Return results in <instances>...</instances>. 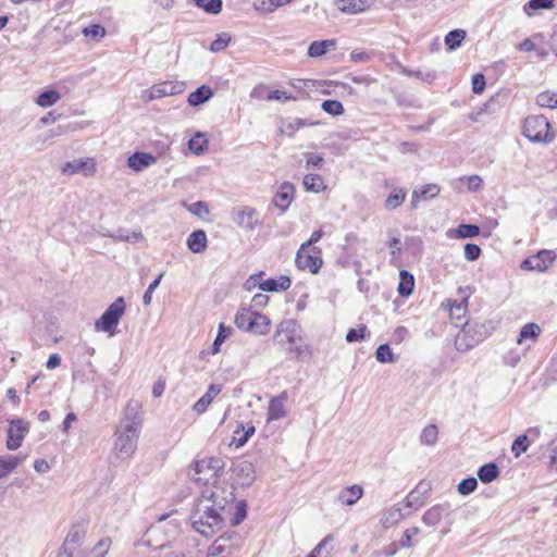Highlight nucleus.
<instances>
[{
	"mask_svg": "<svg viewBox=\"0 0 557 557\" xmlns=\"http://www.w3.org/2000/svg\"><path fill=\"white\" fill-rule=\"evenodd\" d=\"M202 492L190 512V523L194 530L206 537L212 536L223 524V512L233 499L232 492Z\"/></svg>",
	"mask_w": 557,
	"mask_h": 557,
	"instance_id": "f257e3e1",
	"label": "nucleus"
},
{
	"mask_svg": "<svg viewBox=\"0 0 557 557\" xmlns=\"http://www.w3.org/2000/svg\"><path fill=\"white\" fill-rule=\"evenodd\" d=\"M140 425V420L136 418H125L116 428L113 449L119 458L127 459L135 453Z\"/></svg>",
	"mask_w": 557,
	"mask_h": 557,
	"instance_id": "f03ea898",
	"label": "nucleus"
},
{
	"mask_svg": "<svg viewBox=\"0 0 557 557\" xmlns=\"http://www.w3.org/2000/svg\"><path fill=\"white\" fill-rule=\"evenodd\" d=\"M224 467L225 462L223 459L219 457H205L196 460L190 471V475L195 482L212 486L214 488L213 491H218L221 495H223L222 492L224 491L220 490L216 486V483L220 475L224 471Z\"/></svg>",
	"mask_w": 557,
	"mask_h": 557,
	"instance_id": "7ed1b4c3",
	"label": "nucleus"
},
{
	"mask_svg": "<svg viewBox=\"0 0 557 557\" xmlns=\"http://www.w3.org/2000/svg\"><path fill=\"white\" fill-rule=\"evenodd\" d=\"M523 135L533 143L549 144L555 135L550 131V124L544 115H530L523 123Z\"/></svg>",
	"mask_w": 557,
	"mask_h": 557,
	"instance_id": "20e7f679",
	"label": "nucleus"
},
{
	"mask_svg": "<svg viewBox=\"0 0 557 557\" xmlns=\"http://www.w3.org/2000/svg\"><path fill=\"white\" fill-rule=\"evenodd\" d=\"M125 312V301L123 297L116 298L102 313V315L96 320V331L108 333L110 336L115 335L116 327L122 315Z\"/></svg>",
	"mask_w": 557,
	"mask_h": 557,
	"instance_id": "39448f33",
	"label": "nucleus"
},
{
	"mask_svg": "<svg viewBox=\"0 0 557 557\" xmlns=\"http://www.w3.org/2000/svg\"><path fill=\"white\" fill-rule=\"evenodd\" d=\"M295 263L298 269L309 270L312 274H317L323 264L322 251L318 247L301 244L296 253Z\"/></svg>",
	"mask_w": 557,
	"mask_h": 557,
	"instance_id": "423d86ee",
	"label": "nucleus"
},
{
	"mask_svg": "<svg viewBox=\"0 0 557 557\" xmlns=\"http://www.w3.org/2000/svg\"><path fill=\"white\" fill-rule=\"evenodd\" d=\"M273 339L282 346L288 345L290 351L298 352L297 339H298V325L293 319H285L281 321L275 330Z\"/></svg>",
	"mask_w": 557,
	"mask_h": 557,
	"instance_id": "0eeeda50",
	"label": "nucleus"
},
{
	"mask_svg": "<svg viewBox=\"0 0 557 557\" xmlns=\"http://www.w3.org/2000/svg\"><path fill=\"white\" fill-rule=\"evenodd\" d=\"M185 83L183 82H162L145 90L141 95V99L149 102L166 96L178 95L185 90Z\"/></svg>",
	"mask_w": 557,
	"mask_h": 557,
	"instance_id": "6e6552de",
	"label": "nucleus"
},
{
	"mask_svg": "<svg viewBox=\"0 0 557 557\" xmlns=\"http://www.w3.org/2000/svg\"><path fill=\"white\" fill-rule=\"evenodd\" d=\"M556 252L554 250L543 249L536 255L531 256L522 261L521 269L527 271H547L556 261Z\"/></svg>",
	"mask_w": 557,
	"mask_h": 557,
	"instance_id": "1a4fd4ad",
	"label": "nucleus"
},
{
	"mask_svg": "<svg viewBox=\"0 0 557 557\" xmlns=\"http://www.w3.org/2000/svg\"><path fill=\"white\" fill-rule=\"evenodd\" d=\"M28 431L29 423L27 421L23 419L11 420L8 430L7 448L9 450L20 448Z\"/></svg>",
	"mask_w": 557,
	"mask_h": 557,
	"instance_id": "9d476101",
	"label": "nucleus"
},
{
	"mask_svg": "<svg viewBox=\"0 0 557 557\" xmlns=\"http://www.w3.org/2000/svg\"><path fill=\"white\" fill-rule=\"evenodd\" d=\"M62 174L72 176L74 174H82L85 177L92 176L96 173V162L91 158L76 159L66 162L62 169Z\"/></svg>",
	"mask_w": 557,
	"mask_h": 557,
	"instance_id": "9b49d317",
	"label": "nucleus"
},
{
	"mask_svg": "<svg viewBox=\"0 0 557 557\" xmlns=\"http://www.w3.org/2000/svg\"><path fill=\"white\" fill-rule=\"evenodd\" d=\"M232 216L239 227L248 231H252L259 223L257 210L248 206L235 208L232 212Z\"/></svg>",
	"mask_w": 557,
	"mask_h": 557,
	"instance_id": "f8f14e48",
	"label": "nucleus"
},
{
	"mask_svg": "<svg viewBox=\"0 0 557 557\" xmlns=\"http://www.w3.org/2000/svg\"><path fill=\"white\" fill-rule=\"evenodd\" d=\"M234 481L240 486H250L256 480L253 465L248 460L238 461L233 468Z\"/></svg>",
	"mask_w": 557,
	"mask_h": 557,
	"instance_id": "ddd939ff",
	"label": "nucleus"
},
{
	"mask_svg": "<svg viewBox=\"0 0 557 557\" xmlns=\"http://www.w3.org/2000/svg\"><path fill=\"white\" fill-rule=\"evenodd\" d=\"M84 536V528L74 525L66 535L58 557H74L76 554L75 546L81 544Z\"/></svg>",
	"mask_w": 557,
	"mask_h": 557,
	"instance_id": "4468645a",
	"label": "nucleus"
},
{
	"mask_svg": "<svg viewBox=\"0 0 557 557\" xmlns=\"http://www.w3.org/2000/svg\"><path fill=\"white\" fill-rule=\"evenodd\" d=\"M295 188L294 185L285 182L283 183L276 194L273 197V205L280 209L282 212H285L294 200Z\"/></svg>",
	"mask_w": 557,
	"mask_h": 557,
	"instance_id": "2eb2a0df",
	"label": "nucleus"
},
{
	"mask_svg": "<svg viewBox=\"0 0 557 557\" xmlns=\"http://www.w3.org/2000/svg\"><path fill=\"white\" fill-rule=\"evenodd\" d=\"M374 0H336L337 9L350 15H356L368 10Z\"/></svg>",
	"mask_w": 557,
	"mask_h": 557,
	"instance_id": "dca6fc26",
	"label": "nucleus"
},
{
	"mask_svg": "<svg viewBox=\"0 0 557 557\" xmlns=\"http://www.w3.org/2000/svg\"><path fill=\"white\" fill-rule=\"evenodd\" d=\"M233 537L230 534L219 536L208 550L218 557L231 556L235 547Z\"/></svg>",
	"mask_w": 557,
	"mask_h": 557,
	"instance_id": "f3484780",
	"label": "nucleus"
},
{
	"mask_svg": "<svg viewBox=\"0 0 557 557\" xmlns=\"http://www.w3.org/2000/svg\"><path fill=\"white\" fill-rule=\"evenodd\" d=\"M287 400L286 392H283L278 397L272 398L269 403L268 409V422L276 421L283 419L287 411L285 408V403Z\"/></svg>",
	"mask_w": 557,
	"mask_h": 557,
	"instance_id": "a211bd4d",
	"label": "nucleus"
},
{
	"mask_svg": "<svg viewBox=\"0 0 557 557\" xmlns=\"http://www.w3.org/2000/svg\"><path fill=\"white\" fill-rule=\"evenodd\" d=\"M156 163L157 158L148 152H135L127 159V165L135 172H141Z\"/></svg>",
	"mask_w": 557,
	"mask_h": 557,
	"instance_id": "6ab92c4d",
	"label": "nucleus"
},
{
	"mask_svg": "<svg viewBox=\"0 0 557 557\" xmlns=\"http://www.w3.org/2000/svg\"><path fill=\"white\" fill-rule=\"evenodd\" d=\"M363 487L359 484H352L344 487L337 495V500L346 506H354L363 496Z\"/></svg>",
	"mask_w": 557,
	"mask_h": 557,
	"instance_id": "aec40b11",
	"label": "nucleus"
},
{
	"mask_svg": "<svg viewBox=\"0 0 557 557\" xmlns=\"http://www.w3.org/2000/svg\"><path fill=\"white\" fill-rule=\"evenodd\" d=\"M270 327L271 320L267 315L256 311L251 319V323L247 329V332L253 333L256 335H267L270 331Z\"/></svg>",
	"mask_w": 557,
	"mask_h": 557,
	"instance_id": "412c9836",
	"label": "nucleus"
},
{
	"mask_svg": "<svg viewBox=\"0 0 557 557\" xmlns=\"http://www.w3.org/2000/svg\"><path fill=\"white\" fill-rule=\"evenodd\" d=\"M221 393V386L211 384L205 395H202L194 405V411L198 414L203 413L212 400Z\"/></svg>",
	"mask_w": 557,
	"mask_h": 557,
	"instance_id": "4be33fe9",
	"label": "nucleus"
},
{
	"mask_svg": "<svg viewBox=\"0 0 557 557\" xmlns=\"http://www.w3.org/2000/svg\"><path fill=\"white\" fill-rule=\"evenodd\" d=\"M292 285L288 276L282 275L278 278H268L259 284V288L263 292H284Z\"/></svg>",
	"mask_w": 557,
	"mask_h": 557,
	"instance_id": "5701e85b",
	"label": "nucleus"
},
{
	"mask_svg": "<svg viewBox=\"0 0 557 557\" xmlns=\"http://www.w3.org/2000/svg\"><path fill=\"white\" fill-rule=\"evenodd\" d=\"M541 334V327L536 323H527L520 330V333L517 337V344L522 346L530 343H535L537 337Z\"/></svg>",
	"mask_w": 557,
	"mask_h": 557,
	"instance_id": "b1692460",
	"label": "nucleus"
},
{
	"mask_svg": "<svg viewBox=\"0 0 557 557\" xmlns=\"http://www.w3.org/2000/svg\"><path fill=\"white\" fill-rule=\"evenodd\" d=\"M207 235L205 231L193 232L187 238V247L194 253H200L207 248Z\"/></svg>",
	"mask_w": 557,
	"mask_h": 557,
	"instance_id": "393cba45",
	"label": "nucleus"
},
{
	"mask_svg": "<svg viewBox=\"0 0 557 557\" xmlns=\"http://www.w3.org/2000/svg\"><path fill=\"white\" fill-rule=\"evenodd\" d=\"M25 460V456H12L3 455L0 456V479L7 476L9 473L14 471L16 467Z\"/></svg>",
	"mask_w": 557,
	"mask_h": 557,
	"instance_id": "a878e982",
	"label": "nucleus"
},
{
	"mask_svg": "<svg viewBox=\"0 0 557 557\" xmlns=\"http://www.w3.org/2000/svg\"><path fill=\"white\" fill-rule=\"evenodd\" d=\"M403 518L404 513L401 508L392 506L382 513L380 522L385 529H388L397 524Z\"/></svg>",
	"mask_w": 557,
	"mask_h": 557,
	"instance_id": "bb28decb",
	"label": "nucleus"
},
{
	"mask_svg": "<svg viewBox=\"0 0 557 557\" xmlns=\"http://www.w3.org/2000/svg\"><path fill=\"white\" fill-rule=\"evenodd\" d=\"M212 96V89L207 85H202L189 94L187 102L191 107H197L210 100Z\"/></svg>",
	"mask_w": 557,
	"mask_h": 557,
	"instance_id": "cd10ccee",
	"label": "nucleus"
},
{
	"mask_svg": "<svg viewBox=\"0 0 557 557\" xmlns=\"http://www.w3.org/2000/svg\"><path fill=\"white\" fill-rule=\"evenodd\" d=\"M336 41L334 39H326L320 41H313L308 49V55L311 58H318L324 55L330 49L335 48Z\"/></svg>",
	"mask_w": 557,
	"mask_h": 557,
	"instance_id": "c85d7f7f",
	"label": "nucleus"
},
{
	"mask_svg": "<svg viewBox=\"0 0 557 557\" xmlns=\"http://www.w3.org/2000/svg\"><path fill=\"white\" fill-rule=\"evenodd\" d=\"M111 540L101 539L89 553L77 552L74 557H104L110 548Z\"/></svg>",
	"mask_w": 557,
	"mask_h": 557,
	"instance_id": "c756f323",
	"label": "nucleus"
},
{
	"mask_svg": "<svg viewBox=\"0 0 557 557\" xmlns=\"http://www.w3.org/2000/svg\"><path fill=\"white\" fill-rule=\"evenodd\" d=\"M414 286L413 275L406 270H401L399 273L398 293L404 297H408L412 294Z\"/></svg>",
	"mask_w": 557,
	"mask_h": 557,
	"instance_id": "7c9ffc66",
	"label": "nucleus"
},
{
	"mask_svg": "<svg viewBox=\"0 0 557 557\" xmlns=\"http://www.w3.org/2000/svg\"><path fill=\"white\" fill-rule=\"evenodd\" d=\"M443 513L444 507L442 505L432 506L424 512L422 521L429 527H435L441 522Z\"/></svg>",
	"mask_w": 557,
	"mask_h": 557,
	"instance_id": "2f4dec72",
	"label": "nucleus"
},
{
	"mask_svg": "<svg viewBox=\"0 0 557 557\" xmlns=\"http://www.w3.org/2000/svg\"><path fill=\"white\" fill-rule=\"evenodd\" d=\"M499 475V470L496 463L490 462L482 466L478 470V476L483 483H491Z\"/></svg>",
	"mask_w": 557,
	"mask_h": 557,
	"instance_id": "473e14b6",
	"label": "nucleus"
},
{
	"mask_svg": "<svg viewBox=\"0 0 557 557\" xmlns=\"http://www.w3.org/2000/svg\"><path fill=\"white\" fill-rule=\"evenodd\" d=\"M304 187L307 191L320 193L324 190L326 186L319 174H308L304 178Z\"/></svg>",
	"mask_w": 557,
	"mask_h": 557,
	"instance_id": "72a5a7b5",
	"label": "nucleus"
},
{
	"mask_svg": "<svg viewBox=\"0 0 557 557\" xmlns=\"http://www.w3.org/2000/svg\"><path fill=\"white\" fill-rule=\"evenodd\" d=\"M255 426L248 425L247 428L242 426V430H236L232 440V445L236 448L243 447L248 440L255 434Z\"/></svg>",
	"mask_w": 557,
	"mask_h": 557,
	"instance_id": "f704fd0d",
	"label": "nucleus"
},
{
	"mask_svg": "<svg viewBox=\"0 0 557 557\" xmlns=\"http://www.w3.org/2000/svg\"><path fill=\"white\" fill-rule=\"evenodd\" d=\"M536 103L542 108H557V90H545L537 95Z\"/></svg>",
	"mask_w": 557,
	"mask_h": 557,
	"instance_id": "c9c22d12",
	"label": "nucleus"
},
{
	"mask_svg": "<svg viewBox=\"0 0 557 557\" xmlns=\"http://www.w3.org/2000/svg\"><path fill=\"white\" fill-rule=\"evenodd\" d=\"M256 311L247 308H243L237 311L235 315V324L239 330H243L247 332V329L249 327L251 323V319L253 317Z\"/></svg>",
	"mask_w": 557,
	"mask_h": 557,
	"instance_id": "e433bc0d",
	"label": "nucleus"
},
{
	"mask_svg": "<svg viewBox=\"0 0 557 557\" xmlns=\"http://www.w3.org/2000/svg\"><path fill=\"white\" fill-rule=\"evenodd\" d=\"M293 0H258L256 9L263 13H273L276 9L290 3Z\"/></svg>",
	"mask_w": 557,
	"mask_h": 557,
	"instance_id": "4c0bfd02",
	"label": "nucleus"
},
{
	"mask_svg": "<svg viewBox=\"0 0 557 557\" xmlns=\"http://www.w3.org/2000/svg\"><path fill=\"white\" fill-rule=\"evenodd\" d=\"M437 426L435 424H429L422 430L420 434V442L422 445L434 446L437 442Z\"/></svg>",
	"mask_w": 557,
	"mask_h": 557,
	"instance_id": "58836bf2",
	"label": "nucleus"
},
{
	"mask_svg": "<svg viewBox=\"0 0 557 557\" xmlns=\"http://www.w3.org/2000/svg\"><path fill=\"white\" fill-rule=\"evenodd\" d=\"M60 99H61V95L57 90L51 89V90H46V91L41 92L37 97L36 103L39 107L48 108V107H51L54 103H57Z\"/></svg>",
	"mask_w": 557,
	"mask_h": 557,
	"instance_id": "ea45409f",
	"label": "nucleus"
},
{
	"mask_svg": "<svg viewBox=\"0 0 557 557\" xmlns=\"http://www.w3.org/2000/svg\"><path fill=\"white\" fill-rule=\"evenodd\" d=\"M466 30L463 29L450 30L445 36V45L448 47L449 50H455L458 47H460L462 40L466 38Z\"/></svg>",
	"mask_w": 557,
	"mask_h": 557,
	"instance_id": "a19ab883",
	"label": "nucleus"
},
{
	"mask_svg": "<svg viewBox=\"0 0 557 557\" xmlns=\"http://www.w3.org/2000/svg\"><path fill=\"white\" fill-rule=\"evenodd\" d=\"M208 145V140L206 139V136L202 133H197L194 137H191L188 141L189 149L195 154H201Z\"/></svg>",
	"mask_w": 557,
	"mask_h": 557,
	"instance_id": "79ce46f5",
	"label": "nucleus"
},
{
	"mask_svg": "<svg viewBox=\"0 0 557 557\" xmlns=\"http://www.w3.org/2000/svg\"><path fill=\"white\" fill-rule=\"evenodd\" d=\"M454 232L456 238H473L480 234V228L474 224H460Z\"/></svg>",
	"mask_w": 557,
	"mask_h": 557,
	"instance_id": "37998d69",
	"label": "nucleus"
},
{
	"mask_svg": "<svg viewBox=\"0 0 557 557\" xmlns=\"http://www.w3.org/2000/svg\"><path fill=\"white\" fill-rule=\"evenodd\" d=\"M232 334V329L225 326L223 323L219 325V331L212 345V354L215 355L220 351L221 345L230 337Z\"/></svg>",
	"mask_w": 557,
	"mask_h": 557,
	"instance_id": "c03bdc74",
	"label": "nucleus"
},
{
	"mask_svg": "<svg viewBox=\"0 0 557 557\" xmlns=\"http://www.w3.org/2000/svg\"><path fill=\"white\" fill-rule=\"evenodd\" d=\"M468 306L467 297H463L460 301H454L449 307L450 318L453 320H461L465 318Z\"/></svg>",
	"mask_w": 557,
	"mask_h": 557,
	"instance_id": "a18cd8bd",
	"label": "nucleus"
},
{
	"mask_svg": "<svg viewBox=\"0 0 557 557\" xmlns=\"http://www.w3.org/2000/svg\"><path fill=\"white\" fill-rule=\"evenodd\" d=\"M406 199V191L404 189H395L385 200L387 209H395L399 207Z\"/></svg>",
	"mask_w": 557,
	"mask_h": 557,
	"instance_id": "49530a36",
	"label": "nucleus"
},
{
	"mask_svg": "<svg viewBox=\"0 0 557 557\" xmlns=\"http://www.w3.org/2000/svg\"><path fill=\"white\" fill-rule=\"evenodd\" d=\"M375 358L381 363H393L395 361L394 354L388 344H382L377 347Z\"/></svg>",
	"mask_w": 557,
	"mask_h": 557,
	"instance_id": "de8ad7c7",
	"label": "nucleus"
},
{
	"mask_svg": "<svg viewBox=\"0 0 557 557\" xmlns=\"http://www.w3.org/2000/svg\"><path fill=\"white\" fill-rule=\"evenodd\" d=\"M530 446L529 437L527 434L519 435L511 445V451L516 458L525 453Z\"/></svg>",
	"mask_w": 557,
	"mask_h": 557,
	"instance_id": "09e8293b",
	"label": "nucleus"
},
{
	"mask_svg": "<svg viewBox=\"0 0 557 557\" xmlns=\"http://www.w3.org/2000/svg\"><path fill=\"white\" fill-rule=\"evenodd\" d=\"M112 237L114 239H119V240H123V242H127V243H137L144 238L140 231L128 232V231H122V230H119L116 232V234L112 235Z\"/></svg>",
	"mask_w": 557,
	"mask_h": 557,
	"instance_id": "8fccbe9b",
	"label": "nucleus"
},
{
	"mask_svg": "<svg viewBox=\"0 0 557 557\" xmlns=\"http://www.w3.org/2000/svg\"><path fill=\"white\" fill-rule=\"evenodd\" d=\"M321 108L324 112H326L333 116H338L344 113V107H343L342 102H339L337 100H331V99L324 100L321 104Z\"/></svg>",
	"mask_w": 557,
	"mask_h": 557,
	"instance_id": "3c124183",
	"label": "nucleus"
},
{
	"mask_svg": "<svg viewBox=\"0 0 557 557\" xmlns=\"http://www.w3.org/2000/svg\"><path fill=\"white\" fill-rule=\"evenodd\" d=\"M555 0H530L523 7V11L525 14L531 15L530 11H535L540 9H552L554 7Z\"/></svg>",
	"mask_w": 557,
	"mask_h": 557,
	"instance_id": "603ef678",
	"label": "nucleus"
},
{
	"mask_svg": "<svg viewBox=\"0 0 557 557\" xmlns=\"http://www.w3.org/2000/svg\"><path fill=\"white\" fill-rule=\"evenodd\" d=\"M196 5L207 13L218 14L222 10V0H198Z\"/></svg>",
	"mask_w": 557,
	"mask_h": 557,
	"instance_id": "864d4df0",
	"label": "nucleus"
},
{
	"mask_svg": "<svg viewBox=\"0 0 557 557\" xmlns=\"http://www.w3.org/2000/svg\"><path fill=\"white\" fill-rule=\"evenodd\" d=\"M231 41V35L227 33H221L218 37L211 42L210 51L220 52L224 50Z\"/></svg>",
	"mask_w": 557,
	"mask_h": 557,
	"instance_id": "5fc2aeb1",
	"label": "nucleus"
},
{
	"mask_svg": "<svg viewBox=\"0 0 557 557\" xmlns=\"http://www.w3.org/2000/svg\"><path fill=\"white\" fill-rule=\"evenodd\" d=\"M368 327L362 324L358 329H349L346 334V341L348 343L359 342L366 337Z\"/></svg>",
	"mask_w": 557,
	"mask_h": 557,
	"instance_id": "6e6d98bb",
	"label": "nucleus"
},
{
	"mask_svg": "<svg viewBox=\"0 0 557 557\" xmlns=\"http://www.w3.org/2000/svg\"><path fill=\"white\" fill-rule=\"evenodd\" d=\"M478 486V481L476 479L474 478H467V479H463L459 484H458V492L461 494V495H469L471 494L472 492H474V490Z\"/></svg>",
	"mask_w": 557,
	"mask_h": 557,
	"instance_id": "4d7b16f0",
	"label": "nucleus"
},
{
	"mask_svg": "<svg viewBox=\"0 0 557 557\" xmlns=\"http://www.w3.org/2000/svg\"><path fill=\"white\" fill-rule=\"evenodd\" d=\"M267 100L285 102L296 100V98L285 90L275 89L269 92V95L267 96Z\"/></svg>",
	"mask_w": 557,
	"mask_h": 557,
	"instance_id": "13d9d810",
	"label": "nucleus"
},
{
	"mask_svg": "<svg viewBox=\"0 0 557 557\" xmlns=\"http://www.w3.org/2000/svg\"><path fill=\"white\" fill-rule=\"evenodd\" d=\"M163 273L159 274L158 277H156L148 286L147 290L144 294L143 302L145 306H149L152 300V293L154 289L160 285V282L163 277Z\"/></svg>",
	"mask_w": 557,
	"mask_h": 557,
	"instance_id": "bf43d9fd",
	"label": "nucleus"
},
{
	"mask_svg": "<svg viewBox=\"0 0 557 557\" xmlns=\"http://www.w3.org/2000/svg\"><path fill=\"white\" fill-rule=\"evenodd\" d=\"M481 255V248L475 244H466L465 245V258L468 261H475L479 259Z\"/></svg>",
	"mask_w": 557,
	"mask_h": 557,
	"instance_id": "052dcab7",
	"label": "nucleus"
},
{
	"mask_svg": "<svg viewBox=\"0 0 557 557\" xmlns=\"http://www.w3.org/2000/svg\"><path fill=\"white\" fill-rule=\"evenodd\" d=\"M83 34L86 37H103L106 35V29L99 24L90 25L89 27L84 28Z\"/></svg>",
	"mask_w": 557,
	"mask_h": 557,
	"instance_id": "680f3d73",
	"label": "nucleus"
},
{
	"mask_svg": "<svg viewBox=\"0 0 557 557\" xmlns=\"http://www.w3.org/2000/svg\"><path fill=\"white\" fill-rule=\"evenodd\" d=\"M485 89V77L483 74H475L472 77V91L474 94H482Z\"/></svg>",
	"mask_w": 557,
	"mask_h": 557,
	"instance_id": "e2e57ef3",
	"label": "nucleus"
},
{
	"mask_svg": "<svg viewBox=\"0 0 557 557\" xmlns=\"http://www.w3.org/2000/svg\"><path fill=\"white\" fill-rule=\"evenodd\" d=\"M246 518V504L244 502H239L236 504V512L232 519V523L234 525L239 524Z\"/></svg>",
	"mask_w": 557,
	"mask_h": 557,
	"instance_id": "0e129e2a",
	"label": "nucleus"
},
{
	"mask_svg": "<svg viewBox=\"0 0 557 557\" xmlns=\"http://www.w3.org/2000/svg\"><path fill=\"white\" fill-rule=\"evenodd\" d=\"M263 272H260L258 274L251 275L244 284V287L246 290L251 292L257 286L259 287V284L261 283L260 277L263 275Z\"/></svg>",
	"mask_w": 557,
	"mask_h": 557,
	"instance_id": "69168bd1",
	"label": "nucleus"
},
{
	"mask_svg": "<svg viewBox=\"0 0 557 557\" xmlns=\"http://www.w3.org/2000/svg\"><path fill=\"white\" fill-rule=\"evenodd\" d=\"M468 189L471 191H478L482 188L483 181L479 175H471L467 177Z\"/></svg>",
	"mask_w": 557,
	"mask_h": 557,
	"instance_id": "338daca9",
	"label": "nucleus"
},
{
	"mask_svg": "<svg viewBox=\"0 0 557 557\" xmlns=\"http://www.w3.org/2000/svg\"><path fill=\"white\" fill-rule=\"evenodd\" d=\"M333 540L332 535L325 536L310 553L307 557H318L321 550L326 546L329 542Z\"/></svg>",
	"mask_w": 557,
	"mask_h": 557,
	"instance_id": "774afa93",
	"label": "nucleus"
}]
</instances>
